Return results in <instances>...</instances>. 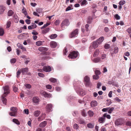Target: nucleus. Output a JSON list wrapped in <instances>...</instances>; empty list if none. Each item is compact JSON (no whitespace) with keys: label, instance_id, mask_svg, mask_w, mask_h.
Returning a JSON list of instances; mask_svg holds the SVG:
<instances>
[{"label":"nucleus","instance_id":"nucleus-61","mask_svg":"<svg viewBox=\"0 0 131 131\" xmlns=\"http://www.w3.org/2000/svg\"><path fill=\"white\" fill-rule=\"evenodd\" d=\"M25 86L28 89H29L31 87V85L29 84H25Z\"/></svg>","mask_w":131,"mask_h":131},{"label":"nucleus","instance_id":"nucleus-21","mask_svg":"<svg viewBox=\"0 0 131 131\" xmlns=\"http://www.w3.org/2000/svg\"><path fill=\"white\" fill-rule=\"evenodd\" d=\"M6 97V96H4L3 95H2V100L3 103L5 105L6 104L7 102V99L6 98H5V97Z\"/></svg>","mask_w":131,"mask_h":131},{"label":"nucleus","instance_id":"nucleus-40","mask_svg":"<svg viewBox=\"0 0 131 131\" xmlns=\"http://www.w3.org/2000/svg\"><path fill=\"white\" fill-rule=\"evenodd\" d=\"M73 127L74 129L77 130L79 128V126L78 124H75L73 125Z\"/></svg>","mask_w":131,"mask_h":131},{"label":"nucleus","instance_id":"nucleus-42","mask_svg":"<svg viewBox=\"0 0 131 131\" xmlns=\"http://www.w3.org/2000/svg\"><path fill=\"white\" fill-rule=\"evenodd\" d=\"M49 81L55 83L57 81V80L56 79L53 78H51L49 79Z\"/></svg>","mask_w":131,"mask_h":131},{"label":"nucleus","instance_id":"nucleus-22","mask_svg":"<svg viewBox=\"0 0 131 131\" xmlns=\"http://www.w3.org/2000/svg\"><path fill=\"white\" fill-rule=\"evenodd\" d=\"M105 119L103 115L102 117L99 118V121L100 123H103L104 122Z\"/></svg>","mask_w":131,"mask_h":131},{"label":"nucleus","instance_id":"nucleus-1","mask_svg":"<svg viewBox=\"0 0 131 131\" xmlns=\"http://www.w3.org/2000/svg\"><path fill=\"white\" fill-rule=\"evenodd\" d=\"M79 54V53L78 52L73 51L70 52L68 56L70 58L74 59L78 56Z\"/></svg>","mask_w":131,"mask_h":131},{"label":"nucleus","instance_id":"nucleus-36","mask_svg":"<svg viewBox=\"0 0 131 131\" xmlns=\"http://www.w3.org/2000/svg\"><path fill=\"white\" fill-rule=\"evenodd\" d=\"M57 36V35L56 34H54L51 35L50 36V38L51 39H53L56 38Z\"/></svg>","mask_w":131,"mask_h":131},{"label":"nucleus","instance_id":"nucleus-54","mask_svg":"<svg viewBox=\"0 0 131 131\" xmlns=\"http://www.w3.org/2000/svg\"><path fill=\"white\" fill-rule=\"evenodd\" d=\"M110 45L108 44H106L104 46V48L105 49H108L110 48Z\"/></svg>","mask_w":131,"mask_h":131},{"label":"nucleus","instance_id":"nucleus-23","mask_svg":"<svg viewBox=\"0 0 131 131\" xmlns=\"http://www.w3.org/2000/svg\"><path fill=\"white\" fill-rule=\"evenodd\" d=\"M33 101L35 103H38L39 102V99L37 97H35L33 98Z\"/></svg>","mask_w":131,"mask_h":131},{"label":"nucleus","instance_id":"nucleus-26","mask_svg":"<svg viewBox=\"0 0 131 131\" xmlns=\"http://www.w3.org/2000/svg\"><path fill=\"white\" fill-rule=\"evenodd\" d=\"M50 30V28H47L45 29L42 30V32L43 34H45L48 32Z\"/></svg>","mask_w":131,"mask_h":131},{"label":"nucleus","instance_id":"nucleus-47","mask_svg":"<svg viewBox=\"0 0 131 131\" xmlns=\"http://www.w3.org/2000/svg\"><path fill=\"white\" fill-rule=\"evenodd\" d=\"M11 24V22L10 21H8L7 24L6 28H8L9 27Z\"/></svg>","mask_w":131,"mask_h":131},{"label":"nucleus","instance_id":"nucleus-51","mask_svg":"<svg viewBox=\"0 0 131 131\" xmlns=\"http://www.w3.org/2000/svg\"><path fill=\"white\" fill-rule=\"evenodd\" d=\"M125 3V1H120L119 3V4L120 5H123Z\"/></svg>","mask_w":131,"mask_h":131},{"label":"nucleus","instance_id":"nucleus-53","mask_svg":"<svg viewBox=\"0 0 131 131\" xmlns=\"http://www.w3.org/2000/svg\"><path fill=\"white\" fill-rule=\"evenodd\" d=\"M115 18L116 20H119L120 19V16L118 14L115 15Z\"/></svg>","mask_w":131,"mask_h":131},{"label":"nucleus","instance_id":"nucleus-2","mask_svg":"<svg viewBox=\"0 0 131 131\" xmlns=\"http://www.w3.org/2000/svg\"><path fill=\"white\" fill-rule=\"evenodd\" d=\"M3 88L4 91V92L2 95L6 96L9 93V87L7 86H6L3 87Z\"/></svg>","mask_w":131,"mask_h":131},{"label":"nucleus","instance_id":"nucleus-39","mask_svg":"<svg viewBox=\"0 0 131 131\" xmlns=\"http://www.w3.org/2000/svg\"><path fill=\"white\" fill-rule=\"evenodd\" d=\"M78 122L80 124H84V121L82 119L80 118L79 119Z\"/></svg>","mask_w":131,"mask_h":131},{"label":"nucleus","instance_id":"nucleus-38","mask_svg":"<svg viewBox=\"0 0 131 131\" xmlns=\"http://www.w3.org/2000/svg\"><path fill=\"white\" fill-rule=\"evenodd\" d=\"M4 34V31L3 29L0 28V36H2Z\"/></svg>","mask_w":131,"mask_h":131},{"label":"nucleus","instance_id":"nucleus-19","mask_svg":"<svg viewBox=\"0 0 131 131\" xmlns=\"http://www.w3.org/2000/svg\"><path fill=\"white\" fill-rule=\"evenodd\" d=\"M46 124V122L44 121L40 123L39 125V126L40 127H45Z\"/></svg>","mask_w":131,"mask_h":131},{"label":"nucleus","instance_id":"nucleus-8","mask_svg":"<svg viewBox=\"0 0 131 131\" xmlns=\"http://www.w3.org/2000/svg\"><path fill=\"white\" fill-rule=\"evenodd\" d=\"M123 123V120L122 119H118L116 120L115 122V125L118 126L122 124Z\"/></svg>","mask_w":131,"mask_h":131},{"label":"nucleus","instance_id":"nucleus-35","mask_svg":"<svg viewBox=\"0 0 131 131\" xmlns=\"http://www.w3.org/2000/svg\"><path fill=\"white\" fill-rule=\"evenodd\" d=\"M14 13V12L12 10H9L8 12V16H11Z\"/></svg>","mask_w":131,"mask_h":131},{"label":"nucleus","instance_id":"nucleus-41","mask_svg":"<svg viewBox=\"0 0 131 131\" xmlns=\"http://www.w3.org/2000/svg\"><path fill=\"white\" fill-rule=\"evenodd\" d=\"M118 48L117 47H116L114 49V52L115 54H116L118 53Z\"/></svg>","mask_w":131,"mask_h":131},{"label":"nucleus","instance_id":"nucleus-46","mask_svg":"<svg viewBox=\"0 0 131 131\" xmlns=\"http://www.w3.org/2000/svg\"><path fill=\"white\" fill-rule=\"evenodd\" d=\"M14 21L15 22L17 23L18 21V17L16 15H15L14 16Z\"/></svg>","mask_w":131,"mask_h":131},{"label":"nucleus","instance_id":"nucleus-62","mask_svg":"<svg viewBox=\"0 0 131 131\" xmlns=\"http://www.w3.org/2000/svg\"><path fill=\"white\" fill-rule=\"evenodd\" d=\"M95 73L96 75H99L100 74V72L99 70H96L95 71Z\"/></svg>","mask_w":131,"mask_h":131},{"label":"nucleus","instance_id":"nucleus-34","mask_svg":"<svg viewBox=\"0 0 131 131\" xmlns=\"http://www.w3.org/2000/svg\"><path fill=\"white\" fill-rule=\"evenodd\" d=\"M13 121L16 124L19 125L20 124L19 121L16 119H13Z\"/></svg>","mask_w":131,"mask_h":131},{"label":"nucleus","instance_id":"nucleus-60","mask_svg":"<svg viewBox=\"0 0 131 131\" xmlns=\"http://www.w3.org/2000/svg\"><path fill=\"white\" fill-rule=\"evenodd\" d=\"M75 98V97H74L73 96H71V97H69V98L67 99V100L68 101H71V100L70 101V100H71L72 101V100H73V99H74Z\"/></svg>","mask_w":131,"mask_h":131},{"label":"nucleus","instance_id":"nucleus-58","mask_svg":"<svg viewBox=\"0 0 131 131\" xmlns=\"http://www.w3.org/2000/svg\"><path fill=\"white\" fill-rule=\"evenodd\" d=\"M89 27V25L86 24L85 25V30L86 31L88 32L89 30L88 28Z\"/></svg>","mask_w":131,"mask_h":131},{"label":"nucleus","instance_id":"nucleus-29","mask_svg":"<svg viewBox=\"0 0 131 131\" xmlns=\"http://www.w3.org/2000/svg\"><path fill=\"white\" fill-rule=\"evenodd\" d=\"M99 50L98 49H96L94 53L93 56L94 57H97L99 55Z\"/></svg>","mask_w":131,"mask_h":131},{"label":"nucleus","instance_id":"nucleus-27","mask_svg":"<svg viewBox=\"0 0 131 131\" xmlns=\"http://www.w3.org/2000/svg\"><path fill=\"white\" fill-rule=\"evenodd\" d=\"M40 113V111L38 110H37L35 111L34 113V115L35 117H38Z\"/></svg>","mask_w":131,"mask_h":131},{"label":"nucleus","instance_id":"nucleus-16","mask_svg":"<svg viewBox=\"0 0 131 131\" xmlns=\"http://www.w3.org/2000/svg\"><path fill=\"white\" fill-rule=\"evenodd\" d=\"M38 50L40 51L44 52L47 50V48L43 47H40L39 48Z\"/></svg>","mask_w":131,"mask_h":131},{"label":"nucleus","instance_id":"nucleus-25","mask_svg":"<svg viewBox=\"0 0 131 131\" xmlns=\"http://www.w3.org/2000/svg\"><path fill=\"white\" fill-rule=\"evenodd\" d=\"M44 42L40 40L36 42V44L37 46H39L42 45L43 44V42Z\"/></svg>","mask_w":131,"mask_h":131},{"label":"nucleus","instance_id":"nucleus-24","mask_svg":"<svg viewBox=\"0 0 131 131\" xmlns=\"http://www.w3.org/2000/svg\"><path fill=\"white\" fill-rule=\"evenodd\" d=\"M5 9V7L3 5H0V14H2Z\"/></svg>","mask_w":131,"mask_h":131},{"label":"nucleus","instance_id":"nucleus-55","mask_svg":"<svg viewBox=\"0 0 131 131\" xmlns=\"http://www.w3.org/2000/svg\"><path fill=\"white\" fill-rule=\"evenodd\" d=\"M16 59L14 58L10 60V62L12 63H14L16 62Z\"/></svg>","mask_w":131,"mask_h":131},{"label":"nucleus","instance_id":"nucleus-45","mask_svg":"<svg viewBox=\"0 0 131 131\" xmlns=\"http://www.w3.org/2000/svg\"><path fill=\"white\" fill-rule=\"evenodd\" d=\"M92 18L91 17H88L87 21V23L89 24L91 23L92 22Z\"/></svg>","mask_w":131,"mask_h":131},{"label":"nucleus","instance_id":"nucleus-18","mask_svg":"<svg viewBox=\"0 0 131 131\" xmlns=\"http://www.w3.org/2000/svg\"><path fill=\"white\" fill-rule=\"evenodd\" d=\"M37 26L36 25L35 23H33L31 26H28V29L31 30L36 28Z\"/></svg>","mask_w":131,"mask_h":131},{"label":"nucleus","instance_id":"nucleus-28","mask_svg":"<svg viewBox=\"0 0 131 131\" xmlns=\"http://www.w3.org/2000/svg\"><path fill=\"white\" fill-rule=\"evenodd\" d=\"M28 71V69L27 68L22 69L21 70V72L23 74H24L25 73H27Z\"/></svg>","mask_w":131,"mask_h":131},{"label":"nucleus","instance_id":"nucleus-43","mask_svg":"<svg viewBox=\"0 0 131 131\" xmlns=\"http://www.w3.org/2000/svg\"><path fill=\"white\" fill-rule=\"evenodd\" d=\"M87 2L86 0H83L81 3V5L83 6L84 5H86L87 4Z\"/></svg>","mask_w":131,"mask_h":131},{"label":"nucleus","instance_id":"nucleus-48","mask_svg":"<svg viewBox=\"0 0 131 131\" xmlns=\"http://www.w3.org/2000/svg\"><path fill=\"white\" fill-rule=\"evenodd\" d=\"M82 115L84 116H86V112L84 110H83L82 112Z\"/></svg>","mask_w":131,"mask_h":131},{"label":"nucleus","instance_id":"nucleus-50","mask_svg":"<svg viewBox=\"0 0 131 131\" xmlns=\"http://www.w3.org/2000/svg\"><path fill=\"white\" fill-rule=\"evenodd\" d=\"M60 23V21L59 20H56L54 23V24L56 25H58Z\"/></svg>","mask_w":131,"mask_h":131},{"label":"nucleus","instance_id":"nucleus-57","mask_svg":"<svg viewBox=\"0 0 131 131\" xmlns=\"http://www.w3.org/2000/svg\"><path fill=\"white\" fill-rule=\"evenodd\" d=\"M21 73V71L20 70H18L17 72V77H18Z\"/></svg>","mask_w":131,"mask_h":131},{"label":"nucleus","instance_id":"nucleus-14","mask_svg":"<svg viewBox=\"0 0 131 131\" xmlns=\"http://www.w3.org/2000/svg\"><path fill=\"white\" fill-rule=\"evenodd\" d=\"M104 39V38L102 36L99 38L97 40L96 42L98 44H100L102 42Z\"/></svg>","mask_w":131,"mask_h":131},{"label":"nucleus","instance_id":"nucleus-32","mask_svg":"<svg viewBox=\"0 0 131 131\" xmlns=\"http://www.w3.org/2000/svg\"><path fill=\"white\" fill-rule=\"evenodd\" d=\"M88 113L89 116L90 117H92L93 116L94 114L93 111L91 110H90L88 111Z\"/></svg>","mask_w":131,"mask_h":131},{"label":"nucleus","instance_id":"nucleus-33","mask_svg":"<svg viewBox=\"0 0 131 131\" xmlns=\"http://www.w3.org/2000/svg\"><path fill=\"white\" fill-rule=\"evenodd\" d=\"M103 117L105 118V117H106L107 119H110L111 116L110 115L108 114L107 113L104 114L103 115Z\"/></svg>","mask_w":131,"mask_h":131},{"label":"nucleus","instance_id":"nucleus-52","mask_svg":"<svg viewBox=\"0 0 131 131\" xmlns=\"http://www.w3.org/2000/svg\"><path fill=\"white\" fill-rule=\"evenodd\" d=\"M99 78V76L98 75H94L93 76V78L94 79L97 80Z\"/></svg>","mask_w":131,"mask_h":131},{"label":"nucleus","instance_id":"nucleus-9","mask_svg":"<svg viewBox=\"0 0 131 131\" xmlns=\"http://www.w3.org/2000/svg\"><path fill=\"white\" fill-rule=\"evenodd\" d=\"M52 105L51 104H48L46 106V110L47 112H50L52 111Z\"/></svg>","mask_w":131,"mask_h":131},{"label":"nucleus","instance_id":"nucleus-15","mask_svg":"<svg viewBox=\"0 0 131 131\" xmlns=\"http://www.w3.org/2000/svg\"><path fill=\"white\" fill-rule=\"evenodd\" d=\"M97 102L96 101H93L91 103V105L92 107H95L97 106Z\"/></svg>","mask_w":131,"mask_h":131},{"label":"nucleus","instance_id":"nucleus-11","mask_svg":"<svg viewBox=\"0 0 131 131\" xmlns=\"http://www.w3.org/2000/svg\"><path fill=\"white\" fill-rule=\"evenodd\" d=\"M78 93V94L81 96H83L85 94L84 90L81 89H80Z\"/></svg>","mask_w":131,"mask_h":131},{"label":"nucleus","instance_id":"nucleus-64","mask_svg":"<svg viewBox=\"0 0 131 131\" xmlns=\"http://www.w3.org/2000/svg\"><path fill=\"white\" fill-rule=\"evenodd\" d=\"M24 112L26 114H29V111L28 109H25L24 110Z\"/></svg>","mask_w":131,"mask_h":131},{"label":"nucleus","instance_id":"nucleus-5","mask_svg":"<svg viewBox=\"0 0 131 131\" xmlns=\"http://www.w3.org/2000/svg\"><path fill=\"white\" fill-rule=\"evenodd\" d=\"M78 30L76 29L73 31L70 35L69 37L70 38H72L76 36V35L78 34Z\"/></svg>","mask_w":131,"mask_h":131},{"label":"nucleus","instance_id":"nucleus-49","mask_svg":"<svg viewBox=\"0 0 131 131\" xmlns=\"http://www.w3.org/2000/svg\"><path fill=\"white\" fill-rule=\"evenodd\" d=\"M50 24L49 23H46V24H45L43 27H41V29H43L44 28H45L46 27H47V26H49V25Z\"/></svg>","mask_w":131,"mask_h":131},{"label":"nucleus","instance_id":"nucleus-7","mask_svg":"<svg viewBox=\"0 0 131 131\" xmlns=\"http://www.w3.org/2000/svg\"><path fill=\"white\" fill-rule=\"evenodd\" d=\"M69 24V20L66 19L64 20L61 24V26L62 27L64 26H68Z\"/></svg>","mask_w":131,"mask_h":131},{"label":"nucleus","instance_id":"nucleus-56","mask_svg":"<svg viewBox=\"0 0 131 131\" xmlns=\"http://www.w3.org/2000/svg\"><path fill=\"white\" fill-rule=\"evenodd\" d=\"M126 125L128 126H131V122L129 121H127L126 123Z\"/></svg>","mask_w":131,"mask_h":131},{"label":"nucleus","instance_id":"nucleus-10","mask_svg":"<svg viewBox=\"0 0 131 131\" xmlns=\"http://www.w3.org/2000/svg\"><path fill=\"white\" fill-rule=\"evenodd\" d=\"M43 70L46 72H49L51 70V67L49 66H45L43 68Z\"/></svg>","mask_w":131,"mask_h":131},{"label":"nucleus","instance_id":"nucleus-4","mask_svg":"<svg viewBox=\"0 0 131 131\" xmlns=\"http://www.w3.org/2000/svg\"><path fill=\"white\" fill-rule=\"evenodd\" d=\"M10 110L12 112L9 113V115L11 116H15L17 111L16 108L15 107H12L11 108Z\"/></svg>","mask_w":131,"mask_h":131},{"label":"nucleus","instance_id":"nucleus-12","mask_svg":"<svg viewBox=\"0 0 131 131\" xmlns=\"http://www.w3.org/2000/svg\"><path fill=\"white\" fill-rule=\"evenodd\" d=\"M46 114L45 113L42 114L38 118V120L39 121H41L43 120L45 117Z\"/></svg>","mask_w":131,"mask_h":131},{"label":"nucleus","instance_id":"nucleus-3","mask_svg":"<svg viewBox=\"0 0 131 131\" xmlns=\"http://www.w3.org/2000/svg\"><path fill=\"white\" fill-rule=\"evenodd\" d=\"M40 94L45 97L50 98L52 97V94L48 93L44 91H41L40 92Z\"/></svg>","mask_w":131,"mask_h":131},{"label":"nucleus","instance_id":"nucleus-13","mask_svg":"<svg viewBox=\"0 0 131 131\" xmlns=\"http://www.w3.org/2000/svg\"><path fill=\"white\" fill-rule=\"evenodd\" d=\"M57 43L55 41H51L50 43V46L52 48H55L57 46Z\"/></svg>","mask_w":131,"mask_h":131},{"label":"nucleus","instance_id":"nucleus-30","mask_svg":"<svg viewBox=\"0 0 131 131\" xmlns=\"http://www.w3.org/2000/svg\"><path fill=\"white\" fill-rule=\"evenodd\" d=\"M94 123H89L87 124V126L88 128H92L94 127Z\"/></svg>","mask_w":131,"mask_h":131},{"label":"nucleus","instance_id":"nucleus-37","mask_svg":"<svg viewBox=\"0 0 131 131\" xmlns=\"http://www.w3.org/2000/svg\"><path fill=\"white\" fill-rule=\"evenodd\" d=\"M106 58V54H103L101 55V58H100L101 59L104 60H105Z\"/></svg>","mask_w":131,"mask_h":131},{"label":"nucleus","instance_id":"nucleus-59","mask_svg":"<svg viewBox=\"0 0 131 131\" xmlns=\"http://www.w3.org/2000/svg\"><path fill=\"white\" fill-rule=\"evenodd\" d=\"M38 74L39 76L41 77H44V74L41 73H38Z\"/></svg>","mask_w":131,"mask_h":131},{"label":"nucleus","instance_id":"nucleus-6","mask_svg":"<svg viewBox=\"0 0 131 131\" xmlns=\"http://www.w3.org/2000/svg\"><path fill=\"white\" fill-rule=\"evenodd\" d=\"M84 82L86 86H89L90 84V78L87 76H86L84 78Z\"/></svg>","mask_w":131,"mask_h":131},{"label":"nucleus","instance_id":"nucleus-31","mask_svg":"<svg viewBox=\"0 0 131 131\" xmlns=\"http://www.w3.org/2000/svg\"><path fill=\"white\" fill-rule=\"evenodd\" d=\"M108 109L107 112L109 114L112 113V111L114 109V107H108Z\"/></svg>","mask_w":131,"mask_h":131},{"label":"nucleus","instance_id":"nucleus-17","mask_svg":"<svg viewBox=\"0 0 131 131\" xmlns=\"http://www.w3.org/2000/svg\"><path fill=\"white\" fill-rule=\"evenodd\" d=\"M98 45L99 44L97 43L96 41H94L92 43V45L91 46H92L94 49H95L98 47Z\"/></svg>","mask_w":131,"mask_h":131},{"label":"nucleus","instance_id":"nucleus-20","mask_svg":"<svg viewBox=\"0 0 131 131\" xmlns=\"http://www.w3.org/2000/svg\"><path fill=\"white\" fill-rule=\"evenodd\" d=\"M92 60L94 62L96 63H98L102 61L101 60V59L99 57L95 58L93 60Z\"/></svg>","mask_w":131,"mask_h":131},{"label":"nucleus","instance_id":"nucleus-63","mask_svg":"<svg viewBox=\"0 0 131 131\" xmlns=\"http://www.w3.org/2000/svg\"><path fill=\"white\" fill-rule=\"evenodd\" d=\"M46 87L47 89H51L52 88V86L51 85H46Z\"/></svg>","mask_w":131,"mask_h":131},{"label":"nucleus","instance_id":"nucleus-44","mask_svg":"<svg viewBox=\"0 0 131 131\" xmlns=\"http://www.w3.org/2000/svg\"><path fill=\"white\" fill-rule=\"evenodd\" d=\"M22 13H23L25 15H26L27 14V13L26 9L24 7L22 9Z\"/></svg>","mask_w":131,"mask_h":131}]
</instances>
